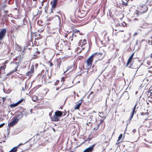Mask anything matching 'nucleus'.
<instances>
[{"label": "nucleus", "instance_id": "obj_1", "mask_svg": "<svg viewBox=\"0 0 152 152\" xmlns=\"http://www.w3.org/2000/svg\"><path fill=\"white\" fill-rule=\"evenodd\" d=\"M138 11L135 12L134 13L137 14L139 13L140 14L145 12L148 10V7L147 5L145 4H143L142 6L139 5V7H138Z\"/></svg>", "mask_w": 152, "mask_h": 152}, {"label": "nucleus", "instance_id": "obj_2", "mask_svg": "<svg viewBox=\"0 0 152 152\" xmlns=\"http://www.w3.org/2000/svg\"><path fill=\"white\" fill-rule=\"evenodd\" d=\"M124 25L123 23L115 24V26L113 27V30L118 32L124 31Z\"/></svg>", "mask_w": 152, "mask_h": 152}, {"label": "nucleus", "instance_id": "obj_3", "mask_svg": "<svg viewBox=\"0 0 152 152\" xmlns=\"http://www.w3.org/2000/svg\"><path fill=\"white\" fill-rule=\"evenodd\" d=\"M99 54L101 55V54H99L97 53H95L88 58L87 61V66L88 67L90 68L91 66L93 60V58L95 57L96 56H97V55H99Z\"/></svg>", "mask_w": 152, "mask_h": 152}, {"label": "nucleus", "instance_id": "obj_4", "mask_svg": "<svg viewBox=\"0 0 152 152\" xmlns=\"http://www.w3.org/2000/svg\"><path fill=\"white\" fill-rule=\"evenodd\" d=\"M18 121V119H17V118H14L11 122L8 123V126L10 127H12L14 125H15Z\"/></svg>", "mask_w": 152, "mask_h": 152}, {"label": "nucleus", "instance_id": "obj_5", "mask_svg": "<svg viewBox=\"0 0 152 152\" xmlns=\"http://www.w3.org/2000/svg\"><path fill=\"white\" fill-rule=\"evenodd\" d=\"M95 145V144L91 145L88 148L86 149L83 151V152H92L94 148Z\"/></svg>", "mask_w": 152, "mask_h": 152}, {"label": "nucleus", "instance_id": "obj_6", "mask_svg": "<svg viewBox=\"0 0 152 152\" xmlns=\"http://www.w3.org/2000/svg\"><path fill=\"white\" fill-rule=\"evenodd\" d=\"M56 49L59 51H62V49L64 47L63 45L61 42H58L56 44Z\"/></svg>", "mask_w": 152, "mask_h": 152}, {"label": "nucleus", "instance_id": "obj_7", "mask_svg": "<svg viewBox=\"0 0 152 152\" xmlns=\"http://www.w3.org/2000/svg\"><path fill=\"white\" fill-rule=\"evenodd\" d=\"M34 66L32 65L31 67L30 71H28L26 73V75L27 76H31L34 72Z\"/></svg>", "mask_w": 152, "mask_h": 152}, {"label": "nucleus", "instance_id": "obj_8", "mask_svg": "<svg viewBox=\"0 0 152 152\" xmlns=\"http://www.w3.org/2000/svg\"><path fill=\"white\" fill-rule=\"evenodd\" d=\"M122 96L126 100L128 99L129 98V95L127 91L124 92L122 94Z\"/></svg>", "mask_w": 152, "mask_h": 152}, {"label": "nucleus", "instance_id": "obj_9", "mask_svg": "<svg viewBox=\"0 0 152 152\" xmlns=\"http://www.w3.org/2000/svg\"><path fill=\"white\" fill-rule=\"evenodd\" d=\"M6 32V30L5 28L3 29L0 32V40L2 39L4 36Z\"/></svg>", "mask_w": 152, "mask_h": 152}, {"label": "nucleus", "instance_id": "obj_10", "mask_svg": "<svg viewBox=\"0 0 152 152\" xmlns=\"http://www.w3.org/2000/svg\"><path fill=\"white\" fill-rule=\"evenodd\" d=\"M58 0H53V4L52 5V9H51V12H53V11L56 8L57 6V2Z\"/></svg>", "mask_w": 152, "mask_h": 152}, {"label": "nucleus", "instance_id": "obj_11", "mask_svg": "<svg viewBox=\"0 0 152 152\" xmlns=\"http://www.w3.org/2000/svg\"><path fill=\"white\" fill-rule=\"evenodd\" d=\"M59 117L56 116V115L54 114L53 116L51 118L52 121H58L59 120Z\"/></svg>", "mask_w": 152, "mask_h": 152}, {"label": "nucleus", "instance_id": "obj_12", "mask_svg": "<svg viewBox=\"0 0 152 152\" xmlns=\"http://www.w3.org/2000/svg\"><path fill=\"white\" fill-rule=\"evenodd\" d=\"M134 55V53H133L130 56L129 59L128 60L126 64V65L128 66L129 64L131 62H132V60L133 59V57Z\"/></svg>", "mask_w": 152, "mask_h": 152}, {"label": "nucleus", "instance_id": "obj_13", "mask_svg": "<svg viewBox=\"0 0 152 152\" xmlns=\"http://www.w3.org/2000/svg\"><path fill=\"white\" fill-rule=\"evenodd\" d=\"M23 116L25 115L26 117V116L28 114L29 111L25 109L24 110L21 112Z\"/></svg>", "mask_w": 152, "mask_h": 152}, {"label": "nucleus", "instance_id": "obj_14", "mask_svg": "<svg viewBox=\"0 0 152 152\" xmlns=\"http://www.w3.org/2000/svg\"><path fill=\"white\" fill-rule=\"evenodd\" d=\"M55 114L56 116L59 117H61L63 115L62 112L59 110H57L55 112Z\"/></svg>", "mask_w": 152, "mask_h": 152}, {"label": "nucleus", "instance_id": "obj_15", "mask_svg": "<svg viewBox=\"0 0 152 152\" xmlns=\"http://www.w3.org/2000/svg\"><path fill=\"white\" fill-rule=\"evenodd\" d=\"M97 53H99V54H99V55H97V56H95V57H96V58L99 59V60H101V59H102L103 57L102 56V53H98V52H97Z\"/></svg>", "mask_w": 152, "mask_h": 152}, {"label": "nucleus", "instance_id": "obj_16", "mask_svg": "<svg viewBox=\"0 0 152 152\" xmlns=\"http://www.w3.org/2000/svg\"><path fill=\"white\" fill-rule=\"evenodd\" d=\"M23 116V115L20 112V114L18 115L16 118H17V119H18L19 121L20 119H21Z\"/></svg>", "mask_w": 152, "mask_h": 152}, {"label": "nucleus", "instance_id": "obj_17", "mask_svg": "<svg viewBox=\"0 0 152 152\" xmlns=\"http://www.w3.org/2000/svg\"><path fill=\"white\" fill-rule=\"evenodd\" d=\"M61 42L62 43L64 44L65 45H68V42L67 40H64V39H61Z\"/></svg>", "mask_w": 152, "mask_h": 152}, {"label": "nucleus", "instance_id": "obj_18", "mask_svg": "<svg viewBox=\"0 0 152 152\" xmlns=\"http://www.w3.org/2000/svg\"><path fill=\"white\" fill-rule=\"evenodd\" d=\"M17 150V147H15L12 149L9 152H16Z\"/></svg>", "mask_w": 152, "mask_h": 152}, {"label": "nucleus", "instance_id": "obj_19", "mask_svg": "<svg viewBox=\"0 0 152 152\" xmlns=\"http://www.w3.org/2000/svg\"><path fill=\"white\" fill-rule=\"evenodd\" d=\"M81 105V102H80L77 104H76L75 106V110L79 109L80 108Z\"/></svg>", "mask_w": 152, "mask_h": 152}, {"label": "nucleus", "instance_id": "obj_20", "mask_svg": "<svg viewBox=\"0 0 152 152\" xmlns=\"http://www.w3.org/2000/svg\"><path fill=\"white\" fill-rule=\"evenodd\" d=\"M18 104H19L17 102L15 103V104H11V105H10V107L11 108H13V107H16V106H18Z\"/></svg>", "mask_w": 152, "mask_h": 152}, {"label": "nucleus", "instance_id": "obj_21", "mask_svg": "<svg viewBox=\"0 0 152 152\" xmlns=\"http://www.w3.org/2000/svg\"><path fill=\"white\" fill-rule=\"evenodd\" d=\"M150 88L148 90L149 91L148 92V94H150V95L151 96V98H152V90L151 89L150 90Z\"/></svg>", "mask_w": 152, "mask_h": 152}, {"label": "nucleus", "instance_id": "obj_22", "mask_svg": "<svg viewBox=\"0 0 152 152\" xmlns=\"http://www.w3.org/2000/svg\"><path fill=\"white\" fill-rule=\"evenodd\" d=\"M134 112H136L135 111V110H133L132 111V113H131V115L130 116V117H131V119H132V118L133 117V116L134 115Z\"/></svg>", "mask_w": 152, "mask_h": 152}, {"label": "nucleus", "instance_id": "obj_23", "mask_svg": "<svg viewBox=\"0 0 152 152\" xmlns=\"http://www.w3.org/2000/svg\"><path fill=\"white\" fill-rule=\"evenodd\" d=\"M149 114V113L148 112H146V113H141V115L142 116H143L145 115H148Z\"/></svg>", "mask_w": 152, "mask_h": 152}, {"label": "nucleus", "instance_id": "obj_24", "mask_svg": "<svg viewBox=\"0 0 152 152\" xmlns=\"http://www.w3.org/2000/svg\"><path fill=\"white\" fill-rule=\"evenodd\" d=\"M122 136H123V135L122 134H121L119 135V136L118 137V140H117L118 142L122 138Z\"/></svg>", "mask_w": 152, "mask_h": 152}, {"label": "nucleus", "instance_id": "obj_25", "mask_svg": "<svg viewBox=\"0 0 152 152\" xmlns=\"http://www.w3.org/2000/svg\"><path fill=\"white\" fill-rule=\"evenodd\" d=\"M122 4L123 5H125V6H127V2H125V1H124V0H122Z\"/></svg>", "mask_w": 152, "mask_h": 152}, {"label": "nucleus", "instance_id": "obj_26", "mask_svg": "<svg viewBox=\"0 0 152 152\" xmlns=\"http://www.w3.org/2000/svg\"><path fill=\"white\" fill-rule=\"evenodd\" d=\"M133 63H132V62L128 66H126H126H128L129 68H133L132 67V66L133 65Z\"/></svg>", "mask_w": 152, "mask_h": 152}, {"label": "nucleus", "instance_id": "obj_27", "mask_svg": "<svg viewBox=\"0 0 152 152\" xmlns=\"http://www.w3.org/2000/svg\"><path fill=\"white\" fill-rule=\"evenodd\" d=\"M99 116H100V117H104V116H103L104 114L103 113L99 112Z\"/></svg>", "mask_w": 152, "mask_h": 152}, {"label": "nucleus", "instance_id": "obj_28", "mask_svg": "<svg viewBox=\"0 0 152 152\" xmlns=\"http://www.w3.org/2000/svg\"><path fill=\"white\" fill-rule=\"evenodd\" d=\"M33 1L34 2V5L33 6V7L35 6V7H36V6H35V5L37 3V0H33Z\"/></svg>", "mask_w": 152, "mask_h": 152}, {"label": "nucleus", "instance_id": "obj_29", "mask_svg": "<svg viewBox=\"0 0 152 152\" xmlns=\"http://www.w3.org/2000/svg\"><path fill=\"white\" fill-rule=\"evenodd\" d=\"M148 41L150 44L152 45V37H151L150 39H149Z\"/></svg>", "mask_w": 152, "mask_h": 152}, {"label": "nucleus", "instance_id": "obj_30", "mask_svg": "<svg viewBox=\"0 0 152 152\" xmlns=\"http://www.w3.org/2000/svg\"><path fill=\"white\" fill-rule=\"evenodd\" d=\"M72 67V66H69L68 68H67V69L64 72V74L65 73H66V72L68 70L71 69Z\"/></svg>", "mask_w": 152, "mask_h": 152}, {"label": "nucleus", "instance_id": "obj_31", "mask_svg": "<svg viewBox=\"0 0 152 152\" xmlns=\"http://www.w3.org/2000/svg\"><path fill=\"white\" fill-rule=\"evenodd\" d=\"M92 117L93 116H91L90 117L88 118V119L87 122H88V121H91L92 118Z\"/></svg>", "mask_w": 152, "mask_h": 152}, {"label": "nucleus", "instance_id": "obj_32", "mask_svg": "<svg viewBox=\"0 0 152 152\" xmlns=\"http://www.w3.org/2000/svg\"><path fill=\"white\" fill-rule=\"evenodd\" d=\"M109 17L110 18H112L113 17V16L112 15V12H110V10L109 11Z\"/></svg>", "mask_w": 152, "mask_h": 152}, {"label": "nucleus", "instance_id": "obj_33", "mask_svg": "<svg viewBox=\"0 0 152 152\" xmlns=\"http://www.w3.org/2000/svg\"><path fill=\"white\" fill-rule=\"evenodd\" d=\"M91 124V121H88V123H87L86 124H87V125L88 126H91L92 125V124Z\"/></svg>", "mask_w": 152, "mask_h": 152}, {"label": "nucleus", "instance_id": "obj_34", "mask_svg": "<svg viewBox=\"0 0 152 152\" xmlns=\"http://www.w3.org/2000/svg\"><path fill=\"white\" fill-rule=\"evenodd\" d=\"M24 100L23 99H21L18 102V104H20L23 101V100Z\"/></svg>", "mask_w": 152, "mask_h": 152}, {"label": "nucleus", "instance_id": "obj_35", "mask_svg": "<svg viewBox=\"0 0 152 152\" xmlns=\"http://www.w3.org/2000/svg\"><path fill=\"white\" fill-rule=\"evenodd\" d=\"M122 23H123L124 25V28L125 27H127L128 26L127 23H126L124 22H123Z\"/></svg>", "mask_w": 152, "mask_h": 152}, {"label": "nucleus", "instance_id": "obj_36", "mask_svg": "<svg viewBox=\"0 0 152 152\" xmlns=\"http://www.w3.org/2000/svg\"><path fill=\"white\" fill-rule=\"evenodd\" d=\"M86 39H84L83 42V45H84L86 43Z\"/></svg>", "mask_w": 152, "mask_h": 152}, {"label": "nucleus", "instance_id": "obj_37", "mask_svg": "<svg viewBox=\"0 0 152 152\" xmlns=\"http://www.w3.org/2000/svg\"><path fill=\"white\" fill-rule=\"evenodd\" d=\"M59 80H56V81L54 85L55 86H56L58 84V83H59Z\"/></svg>", "mask_w": 152, "mask_h": 152}, {"label": "nucleus", "instance_id": "obj_38", "mask_svg": "<svg viewBox=\"0 0 152 152\" xmlns=\"http://www.w3.org/2000/svg\"><path fill=\"white\" fill-rule=\"evenodd\" d=\"M52 73V70H51V74L50 75H48V78H49V79H50L51 77V74Z\"/></svg>", "mask_w": 152, "mask_h": 152}, {"label": "nucleus", "instance_id": "obj_39", "mask_svg": "<svg viewBox=\"0 0 152 152\" xmlns=\"http://www.w3.org/2000/svg\"><path fill=\"white\" fill-rule=\"evenodd\" d=\"M131 119H131V117H130V118H129V120L127 121V124H129L130 123V121L131 120Z\"/></svg>", "mask_w": 152, "mask_h": 152}, {"label": "nucleus", "instance_id": "obj_40", "mask_svg": "<svg viewBox=\"0 0 152 152\" xmlns=\"http://www.w3.org/2000/svg\"><path fill=\"white\" fill-rule=\"evenodd\" d=\"M80 31L79 30H76L74 31V33H77L79 32Z\"/></svg>", "mask_w": 152, "mask_h": 152}, {"label": "nucleus", "instance_id": "obj_41", "mask_svg": "<svg viewBox=\"0 0 152 152\" xmlns=\"http://www.w3.org/2000/svg\"><path fill=\"white\" fill-rule=\"evenodd\" d=\"M74 33H72V36H71V37H76V35H74Z\"/></svg>", "mask_w": 152, "mask_h": 152}, {"label": "nucleus", "instance_id": "obj_42", "mask_svg": "<svg viewBox=\"0 0 152 152\" xmlns=\"http://www.w3.org/2000/svg\"><path fill=\"white\" fill-rule=\"evenodd\" d=\"M137 105V103H136V104H135L134 106V107L133 109V110H135Z\"/></svg>", "mask_w": 152, "mask_h": 152}, {"label": "nucleus", "instance_id": "obj_43", "mask_svg": "<svg viewBox=\"0 0 152 152\" xmlns=\"http://www.w3.org/2000/svg\"><path fill=\"white\" fill-rule=\"evenodd\" d=\"M138 42H139V41L138 40H137L135 46H136V45H138Z\"/></svg>", "mask_w": 152, "mask_h": 152}, {"label": "nucleus", "instance_id": "obj_44", "mask_svg": "<svg viewBox=\"0 0 152 152\" xmlns=\"http://www.w3.org/2000/svg\"><path fill=\"white\" fill-rule=\"evenodd\" d=\"M17 67H16L15 69L12 72H16L17 69Z\"/></svg>", "mask_w": 152, "mask_h": 152}, {"label": "nucleus", "instance_id": "obj_45", "mask_svg": "<svg viewBox=\"0 0 152 152\" xmlns=\"http://www.w3.org/2000/svg\"><path fill=\"white\" fill-rule=\"evenodd\" d=\"M12 72H9V73H8L7 74V75H10L12 74Z\"/></svg>", "mask_w": 152, "mask_h": 152}, {"label": "nucleus", "instance_id": "obj_46", "mask_svg": "<svg viewBox=\"0 0 152 152\" xmlns=\"http://www.w3.org/2000/svg\"><path fill=\"white\" fill-rule=\"evenodd\" d=\"M84 101V100H83V99H80V100L79 102L80 101V102H81V103L82 104V103Z\"/></svg>", "mask_w": 152, "mask_h": 152}, {"label": "nucleus", "instance_id": "obj_47", "mask_svg": "<svg viewBox=\"0 0 152 152\" xmlns=\"http://www.w3.org/2000/svg\"><path fill=\"white\" fill-rule=\"evenodd\" d=\"M103 119L102 120L101 122H102L106 118V116H104V117H103Z\"/></svg>", "mask_w": 152, "mask_h": 152}, {"label": "nucleus", "instance_id": "obj_48", "mask_svg": "<svg viewBox=\"0 0 152 152\" xmlns=\"http://www.w3.org/2000/svg\"><path fill=\"white\" fill-rule=\"evenodd\" d=\"M64 78H65L64 77H63L61 78V81H64Z\"/></svg>", "mask_w": 152, "mask_h": 152}, {"label": "nucleus", "instance_id": "obj_49", "mask_svg": "<svg viewBox=\"0 0 152 152\" xmlns=\"http://www.w3.org/2000/svg\"><path fill=\"white\" fill-rule=\"evenodd\" d=\"M1 69L2 68H3L4 69H5V66H2L1 67Z\"/></svg>", "mask_w": 152, "mask_h": 152}, {"label": "nucleus", "instance_id": "obj_50", "mask_svg": "<svg viewBox=\"0 0 152 152\" xmlns=\"http://www.w3.org/2000/svg\"><path fill=\"white\" fill-rule=\"evenodd\" d=\"M5 124V123H2V124H0L1 126V127H2Z\"/></svg>", "mask_w": 152, "mask_h": 152}, {"label": "nucleus", "instance_id": "obj_51", "mask_svg": "<svg viewBox=\"0 0 152 152\" xmlns=\"http://www.w3.org/2000/svg\"><path fill=\"white\" fill-rule=\"evenodd\" d=\"M149 5L150 6H152V2H150Z\"/></svg>", "mask_w": 152, "mask_h": 152}, {"label": "nucleus", "instance_id": "obj_52", "mask_svg": "<svg viewBox=\"0 0 152 152\" xmlns=\"http://www.w3.org/2000/svg\"><path fill=\"white\" fill-rule=\"evenodd\" d=\"M151 63L149 62H147V64L148 65H151Z\"/></svg>", "mask_w": 152, "mask_h": 152}, {"label": "nucleus", "instance_id": "obj_53", "mask_svg": "<svg viewBox=\"0 0 152 152\" xmlns=\"http://www.w3.org/2000/svg\"><path fill=\"white\" fill-rule=\"evenodd\" d=\"M138 33L137 32H135L133 36H136L137 34Z\"/></svg>", "mask_w": 152, "mask_h": 152}, {"label": "nucleus", "instance_id": "obj_54", "mask_svg": "<svg viewBox=\"0 0 152 152\" xmlns=\"http://www.w3.org/2000/svg\"><path fill=\"white\" fill-rule=\"evenodd\" d=\"M45 71L43 70H42L41 72V74H43L44 72Z\"/></svg>", "mask_w": 152, "mask_h": 152}, {"label": "nucleus", "instance_id": "obj_55", "mask_svg": "<svg viewBox=\"0 0 152 152\" xmlns=\"http://www.w3.org/2000/svg\"><path fill=\"white\" fill-rule=\"evenodd\" d=\"M55 17H57L58 19L59 20H60V18L59 16H58L57 15H55Z\"/></svg>", "mask_w": 152, "mask_h": 152}, {"label": "nucleus", "instance_id": "obj_56", "mask_svg": "<svg viewBox=\"0 0 152 152\" xmlns=\"http://www.w3.org/2000/svg\"><path fill=\"white\" fill-rule=\"evenodd\" d=\"M2 44L1 42H0V49L2 47Z\"/></svg>", "mask_w": 152, "mask_h": 152}, {"label": "nucleus", "instance_id": "obj_57", "mask_svg": "<svg viewBox=\"0 0 152 152\" xmlns=\"http://www.w3.org/2000/svg\"><path fill=\"white\" fill-rule=\"evenodd\" d=\"M136 131V130L135 129H133L132 130V132H133L134 133H135Z\"/></svg>", "mask_w": 152, "mask_h": 152}, {"label": "nucleus", "instance_id": "obj_58", "mask_svg": "<svg viewBox=\"0 0 152 152\" xmlns=\"http://www.w3.org/2000/svg\"><path fill=\"white\" fill-rule=\"evenodd\" d=\"M4 12L5 14H7L8 13L7 10H5L4 11Z\"/></svg>", "mask_w": 152, "mask_h": 152}, {"label": "nucleus", "instance_id": "obj_59", "mask_svg": "<svg viewBox=\"0 0 152 152\" xmlns=\"http://www.w3.org/2000/svg\"><path fill=\"white\" fill-rule=\"evenodd\" d=\"M52 129L54 132H55L56 131L55 129L54 128H53Z\"/></svg>", "mask_w": 152, "mask_h": 152}, {"label": "nucleus", "instance_id": "obj_60", "mask_svg": "<svg viewBox=\"0 0 152 152\" xmlns=\"http://www.w3.org/2000/svg\"><path fill=\"white\" fill-rule=\"evenodd\" d=\"M5 7V6L3 5L2 6V8H4Z\"/></svg>", "mask_w": 152, "mask_h": 152}, {"label": "nucleus", "instance_id": "obj_61", "mask_svg": "<svg viewBox=\"0 0 152 152\" xmlns=\"http://www.w3.org/2000/svg\"><path fill=\"white\" fill-rule=\"evenodd\" d=\"M52 115V114L51 113H49V115L50 116H51V115Z\"/></svg>", "mask_w": 152, "mask_h": 152}, {"label": "nucleus", "instance_id": "obj_62", "mask_svg": "<svg viewBox=\"0 0 152 152\" xmlns=\"http://www.w3.org/2000/svg\"><path fill=\"white\" fill-rule=\"evenodd\" d=\"M151 58V59H152V53H151V57H150Z\"/></svg>", "mask_w": 152, "mask_h": 152}, {"label": "nucleus", "instance_id": "obj_63", "mask_svg": "<svg viewBox=\"0 0 152 152\" xmlns=\"http://www.w3.org/2000/svg\"><path fill=\"white\" fill-rule=\"evenodd\" d=\"M36 53H37L38 54H39L40 53V52L39 51H37Z\"/></svg>", "mask_w": 152, "mask_h": 152}, {"label": "nucleus", "instance_id": "obj_64", "mask_svg": "<svg viewBox=\"0 0 152 152\" xmlns=\"http://www.w3.org/2000/svg\"><path fill=\"white\" fill-rule=\"evenodd\" d=\"M93 130H97V129L96 128H94Z\"/></svg>", "mask_w": 152, "mask_h": 152}]
</instances>
